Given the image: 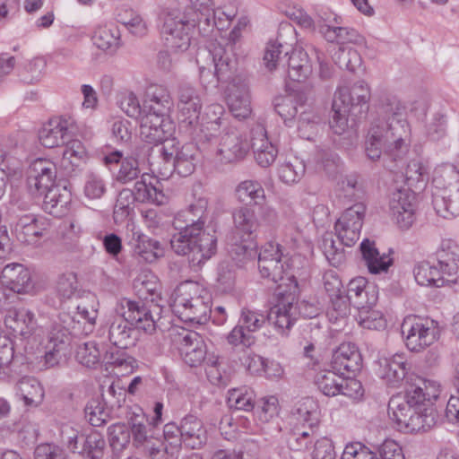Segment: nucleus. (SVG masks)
Returning a JSON list of instances; mask_svg holds the SVG:
<instances>
[{
	"label": "nucleus",
	"mask_w": 459,
	"mask_h": 459,
	"mask_svg": "<svg viewBox=\"0 0 459 459\" xmlns=\"http://www.w3.org/2000/svg\"><path fill=\"white\" fill-rule=\"evenodd\" d=\"M446 116L440 111L433 113L426 120V134L432 141H439L445 137L446 134Z\"/></svg>",
	"instance_id": "nucleus-58"
},
{
	"label": "nucleus",
	"mask_w": 459,
	"mask_h": 459,
	"mask_svg": "<svg viewBox=\"0 0 459 459\" xmlns=\"http://www.w3.org/2000/svg\"><path fill=\"white\" fill-rule=\"evenodd\" d=\"M172 100L167 89L161 86H152L147 92L143 109L157 112V114H169Z\"/></svg>",
	"instance_id": "nucleus-44"
},
{
	"label": "nucleus",
	"mask_w": 459,
	"mask_h": 459,
	"mask_svg": "<svg viewBox=\"0 0 459 459\" xmlns=\"http://www.w3.org/2000/svg\"><path fill=\"white\" fill-rule=\"evenodd\" d=\"M250 143L235 132L221 136L214 155L223 164L237 163L243 160L250 150Z\"/></svg>",
	"instance_id": "nucleus-20"
},
{
	"label": "nucleus",
	"mask_w": 459,
	"mask_h": 459,
	"mask_svg": "<svg viewBox=\"0 0 459 459\" xmlns=\"http://www.w3.org/2000/svg\"><path fill=\"white\" fill-rule=\"evenodd\" d=\"M141 117L140 135L146 143L159 144L170 140L175 131V126L169 119V114H157L144 110Z\"/></svg>",
	"instance_id": "nucleus-17"
},
{
	"label": "nucleus",
	"mask_w": 459,
	"mask_h": 459,
	"mask_svg": "<svg viewBox=\"0 0 459 459\" xmlns=\"http://www.w3.org/2000/svg\"><path fill=\"white\" fill-rule=\"evenodd\" d=\"M207 207V199L199 198L179 212L173 222L178 231L172 235L171 248L178 255H187L194 268L201 267L217 251L215 230L204 229Z\"/></svg>",
	"instance_id": "nucleus-2"
},
{
	"label": "nucleus",
	"mask_w": 459,
	"mask_h": 459,
	"mask_svg": "<svg viewBox=\"0 0 459 459\" xmlns=\"http://www.w3.org/2000/svg\"><path fill=\"white\" fill-rule=\"evenodd\" d=\"M141 174L139 161L134 154L129 155L121 160L116 180L121 184H127L138 178Z\"/></svg>",
	"instance_id": "nucleus-60"
},
{
	"label": "nucleus",
	"mask_w": 459,
	"mask_h": 459,
	"mask_svg": "<svg viewBox=\"0 0 459 459\" xmlns=\"http://www.w3.org/2000/svg\"><path fill=\"white\" fill-rule=\"evenodd\" d=\"M1 281L4 285L16 293H30L34 290L30 270L19 263L4 265L1 271Z\"/></svg>",
	"instance_id": "nucleus-27"
},
{
	"label": "nucleus",
	"mask_w": 459,
	"mask_h": 459,
	"mask_svg": "<svg viewBox=\"0 0 459 459\" xmlns=\"http://www.w3.org/2000/svg\"><path fill=\"white\" fill-rule=\"evenodd\" d=\"M378 117L368 130L365 152L371 160H377L383 153L398 161L408 152L411 128L404 115V107L394 96H384L377 109Z\"/></svg>",
	"instance_id": "nucleus-1"
},
{
	"label": "nucleus",
	"mask_w": 459,
	"mask_h": 459,
	"mask_svg": "<svg viewBox=\"0 0 459 459\" xmlns=\"http://www.w3.org/2000/svg\"><path fill=\"white\" fill-rule=\"evenodd\" d=\"M56 166L46 159H37L30 166L27 173V189L32 196H42L56 185Z\"/></svg>",
	"instance_id": "nucleus-19"
},
{
	"label": "nucleus",
	"mask_w": 459,
	"mask_h": 459,
	"mask_svg": "<svg viewBox=\"0 0 459 459\" xmlns=\"http://www.w3.org/2000/svg\"><path fill=\"white\" fill-rule=\"evenodd\" d=\"M432 204L437 213L445 219L458 216L459 187L437 191L433 195Z\"/></svg>",
	"instance_id": "nucleus-37"
},
{
	"label": "nucleus",
	"mask_w": 459,
	"mask_h": 459,
	"mask_svg": "<svg viewBox=\"0 0 459 459\" xmlns=\"http://www.w3.org/2000/svg\"><path fill=\"white\" fill-rule=\"evenodd\" d=\"M379 376L392 386H397L406 377L407 368L403 355L395 354L379 362Z\"/></svg>",
	"instance_id": "nucleus-38"
},
{
	"label": "nucleus",
	"mask_w": 459,
	"mask_h": 459,
	"mask_svg": "<svg viewBox=\"0 0 459 459\" xmlns=\"http://www.w3.org/2000/svg\"><path fill=\"white\" fill-rule=\"evenodd\" d=\"M184 362L190 367H197L206 356V345L202 336L194 331L182 330L174 339Z\"/></svg>",
	"instance_id": "nucleus-21"
},
{
	"label": "nucleus",
	"mask_w": 459,
	"mask_h": 459,
	"mask_svg": "<svg viewBox=\"0 0 459 459\" xmlns=\"http://www.w3.org/2000/svg\"><path fill=\"white\" fill-rule=\"evenodd\" d=\"M296 420L301 421V423H297L292 429H303V431L309 433L312 431L315 432V436H318L319 420L317 418L316 404L312 400L307 398L299 403V406L297 408Z\"/></svg>",
	"instance_id": "nucleus-43"
},
{
	"label": "nucleus",
	"mask_w": 459,
	"mask_h": 459,
	"mask_svg": "<svg viewBox=\"0 0 459 459\" xmlns=\"http://www.w3.org/2000/svg\"><path fill=\"white\" fill-rule=\"evenodd\" d=\"M75 358L80 364L93 368L100 361V352L94 342H87L77 347Z\"/></svg>",
	"instance_id": "nucleus-59"
},
{
	"label": "nucleus",
	"mask_w": 459,
	"mask_h": 459,
	"mask_svg": "<svg viewBox=\"0 0 459 459\" xmlns=\"http://www.w3.org/2000/svg\"><path fill=\"white\" fill-rule=\"evenodd\" d=\"M365 213L366 206L362 203L353 204L342 213L334 224L339 246L331 233L324 235L321 248L333 266L338 267L345 261L344 250L341 246L352 247L359 240Z\"/></svg>",
	"instance_id": "nucleus-5"
},
{
	"label": "nucleus",
	"mask_w": 459,
	"mask_h": 459,
	"mask_svg": "<svg viewBox=\"0 0 459 459\" xmlns=\"http://www.w3.org/2000/svg\"><path fill=\"white\" fill-rule=\"evenodd\" d=\"M238 33L234 30L228 39L212 44L210 49H199L196 63L200 81L205 89H215L220 83L230 82L235 76L238 58L235 53Z\"/></svg>",
	"instance_id": "nucleus-4"
},
{
	"label": "nucleus",
	"mask_w": 459,
	"mask_h": 459,
	"mask_svg": "<svg viewBox=\"0 0 459 459\" xmlns=\"http://www.w3.org/2000/svg\"><path fill=\"white\" fill-rule=\"evenodd\" d=\"M106 448V441L98 431H91L84 438L82 459H102Z\"/></svg>",
	"instance_id": "nucleus-57"
},
{
	"label": "nucleus",
	"mask_w": 459,
	"mask_h": 459,
	"mask_svg": "<svg viewBox=\"0 0 459 459\" xmlns=\"http://www.w3.org/2000/svg\"><path fill=\"white\" fill-rule=\"evenodd\" d=\"M433 184L437 191L459 187V173L451 162L438 165L433 175Z\"/></svg>",
	"instance_id": "nucleus-47"
},
{
	"label": "nucleus",
	"mask_w": 459,
	"mask_h": 459,
	"mask_svg": "<svg viewBox=\"0 0 459 459\" xmlns=\"http://www.w3.org/2000/svg\"><path fill=\"white\" fill-rule=\"evenodd\" d=\"M46 66L43 58L36 57L28 62L23 67V73L20 74L21 81L26 84H35L42 77V71Z\"/></svg>",
	"instance_id": "nucleus-64"
},
{
	"label": "nucleus",
	"mask_w": 459,
	"mask_h": 459,
	"mask_svg": "<svg viewBox=\"0 0 459 459\" xmlns=\"http://www.w3.org/2000/svg\"><path fill=\"white\" fill-rule=\"evenodd\" d=\"M453 387L455 394H453L446 404V417L448 421L453 423L459 422V360L455 365L453 376Z\"/></svg>",
	"instance_id": "nucleus-62"
},
{
	"label": "nucleus",
	"mask_w": 459,
	"mask_h": 459,
	"mask_svg": "<svg viewBox=\"0 0 459 459\" xmlns=\"http://www.w3.org/2000/svg\"><path fill=\"white\" fill-rule=\"evenodd\" d=\"M296 42L295 28L290 22H281L277 38L266 45L263 58L265 67L270 71L281 65L284 67L286 57Z\"/></svg>",
	"instance_id": "nucleus-13"
},
{
	"label": "nucleus",
	"mask_w": 459,
	"mask_h": 459,
	"mask_svg": "<svg viewBox=\"0 0 459 459\" xmlns=\"http://www.w3.org/2000/svg\"><path fill=\"white\" fill-rule=\"evenodd\" d=\"M288 281L289 283L279 284V288L286 285L288 290L280 292L282 295L281 300L267 314L268 323L273 325L281 334H286V331H289L297 320L294 300L299 293V284L295 276H290Z\"/></svg>",
	"instance_id": "nucleus-11"
},
{
	"label": "nucleus",
	"mask_w": 459,
	"mask_h": 459,
	"mask_svg": "<svg viewBox=\"0 0 459 459\" xmlns=\"http://www.w3.org/2000/svg\"><path fill=\"white\" fill-rule=\"evenodd\" d=\"M440 394L439 385L435 382L423 378H417V382L410 385L406 389L404 396H393L390 400H396L400 405L410 406V409L435 408L434 402Z\"/></svg>",
	"instance_id": "nucleus-15"
},
{
	"label": "nucleus",
	"mask_w": 459,
	"mask_h": 459,
	"mask_svg": "<svg viewBox=\"0 0 459 459\" xmlns=\"http://www.w3.org/2000/svg\"><path fill=\"white\" fill-rule=\"evenodd\" d=\"M305 169L303 161L297 157H293L279 167V178L285 184L296 183L303 177Z\"/></svg>",
	"instance_id": "nucleus-56"
},
{
	"label": "nucleus",
	"mask_w": 459,
	"mask_h": 459,
	"mask_svg": "<svg viewBox=\"0 0 459 459\" xmlns=\"http://www.w3.org/2000/svg\"><path fill=\"white\" fill-rule=\"evenodd\" d=\"M109 445L114 451L123 450L130 442V429L124 423H115L108 429Z\"/></svg>",
	"instance_id": "nucleus-63"
},
{
	"label": "nucleus",
	"mask_w": 459,
	"mask_h": 459,
	"mask_svg": "<svg viewBox=\"0 0 459 459\" xmlns=\"http://www.w3.org/2000/svg\"><path fill=\"white\" fill-rule=\"evenodd\" d=\"M232 219L234 225L233 233L238 238H252L253 234L259 227V222L254 210L247 206H242L234 210Z\"/></svg>",
	"instance_id": "nucleus-39"
},
{
	"label": "nucleus",
	"mask_w": 459,
	"mask_h": 459,
	"mask_svg": "<svg viewBox=\"0 0 459 459\" xmlns=\"http://www.w3.org/2000/svg\"><path fill=\"white\" fill-rule=\"evenodd\" d=\"M172 299V311L184 322L202 325L211 317V295L196 281L179 283L174 290Z\"/></svg>",
	"instance_id": "nucleus-6"
},
{
	"label": "nucleus",
	"mask_w": 459,
	"mask_h": 459,
	"mask_svg": "<svg viewBox=\"0 0 459 459\" xmlns=\"http://www.w3.org/2000/svg\"><path fill=\"white\" fill-rule=\"evenodd\" d=\"M147 178L151 179L150 176L142 175L141 180L134 183L133 189H123L119 193L115 206V214L117 213L118 209L127 213L130 200L139 203H152L157 205L166 203V195L152 182L147 183Z\"/></svg>",
	"instance_id": "nucleus-14"
},
{
	"label": "nucleus",
	"mask_w": 459,
	"mask_h": 459,
	"mask_svg": "<svg viewBox=\"0 0 459 459\" xmlns=\"http://www.w3.org/2000/svg\"><path fill=\"white\" fill-rule=\"evenodd\" d=\"M116 310L122 314L137 331L140 329L147 333H152L156 330V324L160 318L162 308L152 300L122 299Z\"/></svg>",
	"instance_id": "nucleus-7"
},
{
	"label": "nucleus",
	"mask_w": 459,
	"mask_h": 459,
	"mask_svg": "<svg viewBox=\"0 0 459 459\" xmlns=\"http://www.w3.org/2000/svg\"><path fill=\"white\" fill-rule=\"evenodd\" d=\"M133 241L134 254L147 263H152L163 255L160 243L145 234L134 232Z\"/></svg>",
	"instance_id": "nucleus-42"
},
{
	"label": "nucleus",
	"mask_w": 459,
	"mask_h": 459,
	"mask_svg": "<svg viewBox=\"0 0 459 459\" xmlns=\"http://www.w3.org/2000/svg\"><path fill=\"white\" fill-rule=\"evenodd\" d=\"M337 104L349 109L354 118L365 117L368 114L370 100V91L368 84L359 81L351 87H342L334 94Z\"/></svg>",
	"instance_id": "nucleus-18"
},
{
	"label": "nucleus",
	"mask_w": 459,
	"mask_h": 459,
	"mask_svg": "<svg viewBox=\"0 0 459 459\" xmlns=\"http://www.w3.org/2000/svg\"><path fill=\"white\" fill-rule=\"evenodd\" d=\"M221 126L222 125L218 123L200 120L199 118L193 126H187L185 129L199 143L200 148L205 150L206 146L216 138Z\"/></svg>",
	"instance_id": "nucleus-45"
},
{
	"label": "nucleus",
	"mask_w": 459,
	"mask_h": 459,
	"mask_svg": "<svg viewBox=\"0 0 459 459\" xmlns=\"http://www.w3.org/2000/svg\"><path fill=\"white\" fill-rule=\"evenodd\" d=\"M116 17L117 22L125 25L132 34L143 36L146 33V23L134 10L121 7L117 10Z\"/></svg>",
	"instance_id": "nucleus-53"
},
{
	"label": "nucleus",
	"mask_w": 459,
	"mask_h": 459,
	"mask_svg": "<svg viewBox=\"0 0 459 459\" xmlns=\"http://www.w3.org/2000/svg\"><path fill=\"white\" fill-rule=\"evenodd\" d=\"M191 5L182 13L178 9L163 10L160 21V34L166 46L176 51L184 52L190 47L189 31L197 23L204 22L211 26V15L213 11L212 0H190Z\"/></svg>",
	"instance_id": "nucleus-3"
},
{
	"label": "nucleus",
	"mask_w": 459,
	"mask_h": 459,
	"mask_svg": "<svg viewBox=\"0 0 459 459\" xmlns=\"http://www.w3.org/2000/svg\"><path fill=\"white\" fill-rule=\"evenodd\" d=\"M258 269L263 278L278 283L288 281L290 277L286 270V263L282 261L281 247L274 242H268L262 247L257 254ZM290 276H293L290 274Z\"/></svg>",
	"instance_id": "nucleus-16"
},
{
	"label": "nucleus",
	"mask_w": 459,
	"mask_h": 459,
	"mask_svg": "<svg viewBox=\"0 0 459 459\" xmlns=\"http://www.w3.org/2000/svg\"><path fill=\"white\" fill-rule=\"evenodd\" d=\"M406 347L420 352L433 344L438 337L437 323L414 315L407 316L401 325Z\"/></svg>",
	"instance_id": "nucleus-8"
},
{
	"label": "nucleus",
	"mask_w": 459,
	"mask_h": 459,
	"mask_svg": "<svg viewBox=\"0 0 459 459\" xmlns=\"http://www.w3.org/2000/svg\"><path fill=\"white\" fill-rule=\"evenodd\" d=\"M231 244L230 254L233 260L239 264H245L249 260H255L258 252L255 243L251 238H239Z\"/></svg>",
	"instance_id": "nucleus-55"
},
{
	"label": "nucleus",
	"mask_w": 459,
	"mask_h": 459,
	"mask_svg": "<svg viewBox=\"0 0 459 459\" xmlns=\"http://www.w3.org/2000/svg\"><path fill=\"white\" fill-rule=\"evenodd\" d=\"M66 146L63 152L61 164L68 169L69 166L71 170L74 171L82 163L85 162L87 159V152L82 143L79 140H69L65 143Z\"/></svg>",
	"instance_id": "nucleus-51"
},
{
	"label": "nucleus",
	"mask_w": 459,
	"mask_h": 459,
	"mask_svg": "<svg viewBox=\"0 0 459 459\" xmlns=\"http://www.w3.org/2000/svg\"><path fill=\"white\" fill-rule=\"evenodd\" d=\"M437 265L446 278H457L459 270V246L452 239L442 240L436 252Z\"/></svg>",
	"instance_id": "nucleus-33"
},
{
	"label": "nucleus",
	"mask_w": 459,
	"mask_h": 459,
	"mask_svg": "<svg viewBox=\"0 0 459 459\" xmlns=\"http://www.w3.org/2000/svg\"><path fill=\"white\" fill-rule=\"evenodd\" d=\"M43 209L55 217L66 215L72 201V193L65 185L56 184L44 194Z\"/></svg>",
	"instance_id": "nucleus-32"
},
{
	"label": "nucleus",
	"mask_w": 459,
	"mask_h": 459,
	"mask_svg": "<svg viewBox=\"0 0 459 459\" xmlns=\"http://www.w3.org/2000/svg\"><path fill=\"white\" fill-rule=\"evenodd\" d=\"M415 200L414 192L409 188L398 189L392 195L390 210L402 230H408L415 221Z\"/></svg>",
	"instance_id": "nucleus-23"
},
{
	"label": "nucleus",
	"mask_w": 459,
	"mask_h": 459,
	"mask_svg": "<svg viewBox=\"0 0 459 459\" xmlns=\"http://www.w3.org/2000/svg\"><path fill=\"white\" fill-rule=\"evenodd\" d=\"M399 406L396 400H390L388 411H392L391 418L395 420L398 428L405 432H424L436 424L437 413L435 408L416 410L410 409L406 404L402 408Z\"/></svg>",
	"instance_id": "nucleus-10"
},
{
	"label": "nucleus",
	"mask_w": 459,
	"mask_h": 459,
	"mask_svg": "<svg viewBox=\"0 0 459 459\" xmlns=\"http://www.w3.org/2000/svg\"><path fill=\"white\" fill-rule=\"evenodd\" d=\"M159 152L165 163L179 176L187 177L195 171L198 148L193 143L181 144L176 138H171L163 143Z\"/></svg>",
	"instance_id": "nucleus-9"
},
{
	"label": "nucleus",
	"mask_w": 459,
	"mask_h": 459,
	"mask_svg": "<svg viewBox=\"0 0 459 459\" xmlns=\"http://www.w3.org/2000/svg\"><path fill=\"white\" fill-rule=\"evenodd\" d=\"M322 126L321 117L313 110L301 112L298 120V132L301 138L312 141Z\"/></svg>",
	"instance_id": "nucleus-52"
},
{
	"label": "nucleus",
	"mask_w": 459,
	"mask_h": 459,
	"mask_svg": "<svg viewBox=\"0 0 459 459\" xmlns=\"http://www.w3.org/2000/svg\"><path fill=\"white\" fill-rule=\"evenodd\" d=\"M108 339L114 346L126 350L135 345L138 331L120 314L109 320Z\"/></svg>",
	"instance_id": "nucleus-28"
},
{
	"label": "nucleus",
	"mask_w": 459,
	"mask_h": 459,
	"mask_svg": "<svg viewBox=\"0 0 459 459\" xmlns=\"http://www.w3.org/2000/svg\"><path fill=\"white\" fill-rule=\"evenodd\" d=\"M227 403L230 409L251 411L255 405V394L247 386H241L229 391Z\"/></svg>",
	"instance_id": "nucleus-49"
},
{
	"label": "nucleus",
	"mask_w": 459,
	"mask_h": 459,
	"mask_svg": "<svg viewBox=\"0 0 459 459\" xmlns=\"http://www.w3.org/2000/svg\"><path fill=\"white\" fill-rule=\"evenodd\" d=\"M414 278L421 286H434L440 288L448 283H456L458 278L448 279L443 274L436 264L429 261L419 263L413 270Z\"/></svg>",
	"instance_id": "nucleus-35"
},
{
	"label": "nucleus",
	"mask_w": 459,
	"mask_h": 459,
	"mask_svg": "<svg viewBox=\"0 0 459 459\" xmlns=\"http://www.w3.org/2000/svg\"><path fill=\"white\" fill-rule=\"evenodd\" d=\"M315 385L326 396L340 394L343 376L334 369L317 372L314 378Z\"/></svg>",
	"instance_id": "nucleus-46"
},
{
	"label": "nucleus",
	"mask_w": 459,
	"mask_h": 459,
	"mask_svg": "<svg viewBox=\"0 0 459 459\" xmlns=\"http://www.w3.org/2000/svg\"><path fill=\"white\" fill-rule=\"evenodd\" d=\"M181 443L191 449H200L207 442V430L203 421L193 414L181 419Z\"/></svg>",
	"instance_id": "nucleus-31"
},
{
	"label": "nucleus",
	"mask_w": 459,
	"mask_h": 459,
	"mask_svg": "<svg viewBox=\"0 0 459 459\" xmlns=\"http://www.w3.org/2000/svg\"><path fill=\"white\" fill-rule=\"evenodd\" d=\"M332 57L336 65L350 72H354L361 65L359 52L348 46H340Z\"/></svg>",
	"instance_id": "nucleus-54"
},
{
	"label": "nucleus",
	"mask_w": 459,
	"mask_h": 459,
	"mask_svg": "<svg viewBox=\"0 0 459 459\" xmlns=\"http://www.w3.org/2000/svg\"><path fill=\"white\" fill-rule=\"evenodd\" d=\"M362 257L370 273L377 274L386 273L393 264V258L387 254H380L376 247L375 242L365 238L360 243Z\"/></svg>",
	"instance_id": "nucleus-36"
},
{
	"label": "nucleus",
	"mask_w": 459,
	"mask_h": 459,
	"mask_svg": "<svg viewBox=\"0 0 459 459\" xmlns=\"http://www.w3.org/2000/svg\"><path fill=\"white\" fill-rule=\"evenodd\" d=\"M229 83L226 100L231 114L239 119L248 117L252 112L248 84L235 76Z\"/></svg>",
	"instance_id": "nucleus-24"
},
{
	"label": "nucleus",
	"mask_w": 459,
	"mask_h": 459,
	"mask_svg": "<svg viewBox=\"0 0 459 459\" xmlns=\"http://www.w3.org/2000/svg\"><path fill=\"white\" fill-rule=\"evenodd\" d=\"M93 44L100 50L114 55L121 47V34L114 25L99 26L92 35Z\"/></svg>",
	"instance_id": "nucleus-41"
},
{
	"label": "nucleus",
	"mask_w": 459,
	"mask_h": 459,
	"mask_svg": "<svg viewBox=\"0 0 459 459\" xmlns=\"http://www.w3.org/2000/svg\"><path fill=\"white\" fill-rule=\"evenodd\" d=\"M428 178V169L421 160L414 159L407 164L405 180L410 187H417L418 184H425Z\"/></svg>",
	"instance_id": "nucleus-61"
},
{
	"label": "nucleus",
	"mask_w": 459,
	"mask_h": 459,
	"mask_svg": "<svg viewBox=\"0 0 459 459\" xmlns=\"http://www.w3.org/2000/svg\"><path fill=\"white\" fill-rule=\"evenodd\" d=\"M362 357L358 347L351 342H343L333 352L331 368L342 376L355 374L361 369Z\"/></svg>",
	"instance_id": "nucleus-25"
},
{
	"label": "nucleus",
	"mask_w": 459,
	"mask_h": 459,
	"mask_svg": "<svg viewBox=\"0 0 459 459\" xmlns=\"http://www.w3.org/2000/svg\"><path fill=\"white\" fill-rule=\"evenodd\" d=\"M236 196L241 203L260 204L265 199L264 189L255 180H244L236 187Z\"/></svg>",
	"instance_id": "nucleus-50"
},
{
	"label": "nucleus",
	"mask_w": 459,
	"mask_h": 459,
	"mask_svg": "<svg viewBox=\"0 0 459 459\" xmlns=\"http://www.w3.org/2000/svg\"><path fill=\"white\" fill-rule=\"evenodd\" d=\"M288 76L294 82L305 81L312 72L308 55L302 49H292L286 57Z\"/></svg>",
	"instance_id": "nucleus-40"
},
{
	"label": "nucleus",
	"mask_w": 459,
	"mask_h": 459,
	"mask_svg": "<svg viewBox=\"0 0 459 459\" xmlns=\"http://www.w3.org/2000/svg\"><path fill=\"white\" fill-rule=\"evenodd\" d=\"M267 321V315L244 307L238 324L227 335V342L233 347L250 348L255 342L253 333L260 330Z\"/></svg>",
	"instance_id": "nucleus-12"
},
{
	"label": "nucleus",
	"mask_w": 459,
	"mask_h": 459,
	"mask_svg": "<svg viewBox=\"0 0 459 459\" xmlns=\"http://www.w3.org/2000/svg\"><path fill=\"white\" fill-rule=\"evenodd\" d=\"M70 338L66 330L59 325H52L48 333V342L45 346L46 351L43 359L45 368L56 366L62 357V353L69 345Z\"/></svg>",
	"instance_id": "nucleus-30"
},
{
	"label": "nucleus",
	"mask_w": 459,
	"mask_h": 459,
	"mask_svg": "<svg viewBox=\"0 0 459 459\" xmlns=\"http://www.w3.org/2000/svg\"><path fill=\"white\" fill-rule=\"evenodd\" d=\"M178 109L181 127L193 126L200 118L203 107L198 91L188 83H182L178 91Z\"/></svg>",
	"instance_id": "nucleus-22"
},
{
	"label": "nucleus",
	"mask_w": 459,
	"mask_h": 459,
	"mask_svg": "<svg viewBox=\"0 0 459 459\" xmlns=\"http://www.w3.org/2000/svg\"><path fill=\"white\" fill-rule=\"evenodd\" d=\"M5 324L14 333L24 339L36 334L38 331L35 314L25 307L11 310L5 317Z\"/></svg>",
	"instance_id": "nucleus-34"
},
{
	"label": "nucleus",
	"mask_w": 459,
	"mask_h": 459,
	"mask_svg": "<svg viewBox=\"0 0 459 459\" xmlns=\"http://www.w3.org/2000/svg\"><path fill=\"white\" fill-rule=\"evenodd\" d=\"M70 120L64 117H56L45 124L39 132V140L46 148H54L65 144L69 135Z\"/></svg>",
	"instance_id": "nucleus-29"
},
{
	"label": "nucleus",
	"mask_w": 459,
	"mask_h": 459,
	"mask_svg": "<svg viewBox=\"0 0 459 459\" xmlns=\"http://www.w3.org/2000/svg\"><path fill=\"white\" fill-rule=\"evenodd\" d=\"M249 144L256 162L261 167L267 168L274 162L278 150L269 141L263 125L258 124L251 129Z\"/></svg>",
	"instance_id": "nucleus-26"
},
{
	"label": "nucleus",
	"mask_w": 459,
	"mask_h": 459,
	"mask_svg": "<svg viewBox=\"0 0 459 459\" xmlns=\"http://www.w3.org/2000/svg\"><path fill=\"white\" fill-rule=\"evenodd\" d=\"M17 393L25 404L37 406L44 398V390L40 383L33 377H23L16 385Z\"/></svg>",
	"instance_id": "nucleus-48"
}]
</instances>
